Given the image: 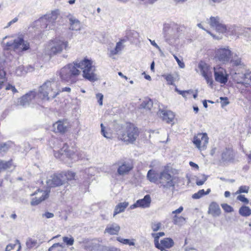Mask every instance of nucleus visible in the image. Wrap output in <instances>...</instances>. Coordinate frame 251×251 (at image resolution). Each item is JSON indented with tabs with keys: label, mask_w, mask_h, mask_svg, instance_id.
<instances>
[{
	"label": "nucleus",
	"mask_w": 251,
	"mask_h": 251,
	"mask_svg": "<svg viewBox=\"0 0 251 251\" xmlns=\"http://www.w3.org/2000/svg\"><path fill=\"white\" fill-rule=\"evenodd\" d=\"M96 71V67L93 65V61L85 58L83 60H75L60 69L58 74L62 81L73 83L82 72L84 78L93 82L98 80Z\"/></svg>",
	"instance_id": "nucleus-1"
},
{
	"label": "nucleus",
	"mask_w": 251,
	"mask_h": 251,
	"mask_svg": "<svg viewBox=\"0 0 251 251\" xmlns=\"http://www.w3.org/2000/svg\"><path fill=\"white\" fill-rule=\"evenodd\" d=\"M209 24L211 27L215 28L217 32L222 33H226L227 35H235L239 36L243 34L246 37L249 36V34L251 32V29L250 28L242 29L239 27H227L222 23V21L218 16L211 17Z\"/></svg>",
	"instance_id": "nucleus-2"
},
{
	"label": "nucleus",
	"mask_w": 251,
	"mask_h": 251,
	"mask_svg": "<svg viewBox=\"0 0 251 251\" xmlns=\"http://www.w3.org/2000/svg\"><path fill=\"white\" fill-rule=\"evenodd\" d=\"M58 83L53 79L46 81L38 89L37 93L40 100L50 101L59 95Z\"/></svg>",
	"instance_id": "nucleus-3"
},
{
	"label": "nucleus",
	"mask_w": 251,
	"mask_h": 251,
	"mask_svg": "<svg viewBox=\"0 0 251 251\" xmlns=\"http://www.w3.org/2000/svg\"><path fill=\"white\" fill-rule=\"evenodd\" d=\"M7 38L5 36L3 38L2 44L5 50H13L16 52L20 53L29 49V43L25 40L22 37L11 38L9 41L5 42Z\"/></svg>",
	"instance_id": "nucleus-4"
},
{
	"label": "nucleus",
	"mask_w": 251,
	"mask_h": 251,
	"mask_svg": "<svg viewBox=\"0 0 251 251\" xmlns=\"http://www.w3.org/2000/svg\"><path fill=\"white\" fill-rule=\"evenodd\" d=\"M69 49L68 42L64 40L55 38L51 40L45 48L46 54L50 57L54 55L61 53L63 50H67Z\"/></svg>",
	"instance_id": "nucleus-5"
},
{
	"label": "nucleus",
	"mask_w": 251,
	"mask_h": 251,
	"mask_svg": "<svg viewBox=\"0 0 251 251\" xmlns=\"http://www.w3.org/2000/svg\"><path fill=\"white\" fill-rule=\"evenodd\" d=\"M163 35L165 41L169 45H173L179 36L177 26L174 24H165L163 25Z\"/></svg>",
	"instance_id": "nucleus-6"
},
{
	"label": "nucleus",
	"mask_w": 251,
	"mask_h": 251,
	"mask_svg": "<svg viewBox=\"0 0 251 251\" xmlns=\"http://www.w3.org/2000/svg\"><path fill=\"white\" fill-rule=\"evenodd\" d=\"M59 14V12L58 10L53 11L50 13L47 14L43 17L40 18L36 22L37 25H38V24H40L41 28L44 29H53L55 21Z\"/></svg>",
	"instance_id": "nucleus-7"
},
{
	"label": "nucleus",
	"mask_w": 251,
	"mask_h": 251,
	"mask_svg": "<svg viewBox=\"0 0 251 251\" xmlns=\"http://www.w3.org/2000/svg\"><path fill=\"white\" fill-rule=\"evenodd\" d=\"M119 137L123 141L133 143L138 136V129L131 124H127L123 131L118 133Z\"/></svg>",
	"instance_id": "nucleus-8"
},
{
	"label": "nucleus",
	"mask_w": 251,
	"mask_h": 251,
	"mask_svg": "<svg viewBox=\"0 0 251 251\" xmlns=\"http://www.w3.org/2000/svg\"><path fill=\"white\" fill-rule=\"evenodd\" d=\"M175 178V176H172L168 171L164 170L159 174L157 183L160 185V188L164 191H166L171 188L174 189Z\"/></svg>",
	"instance_id": "nucleus-9"
},
{
	"label": "nucleus",
	"mask_w": 251,
	"mask_h": 251,
	"mask_svg": "<svg viewBox=\"0 0 251 251\" xmlns=\"http://www.w3.org/2000/svg\"><path fill=\"white\" fill-rule=\"evenodd\" d=\"M232 56V52L228 46L221 47L215 50L214 58L224 64L229 62Z\"/></svg>",
	"instance_id": "nucleus-10"
},
{
	"label": "nucleus",
	"mask_w": 251,
	"mask_h": 251,
	"mask_svg": "<svg viewBox=\"0 0 251 251\" xmlns=\"http://www.w3.org/2000/svg\"><path fill=\"white\" fill-rule=\"evenodd\" d=\"M68 146L67 144H64L63 148L59 152H55L54 156L56 158L62 159L64 156L71 159L72 160L76 161L80 159L81 156H79L76 149L72 150H68Z\"/></svg>",
	"instance_id": "nucleus-11"
},
{
	"label": "nucleus",
	"mask_w": 251,
	"mask_h": 251,
	"mask_svg": "<svg viewBox=\"0 0 251 251\" xmlns=\"http://www.w3.org/2000/svg\"><path fill=\"white\" fill-rule=\"evenodd\" d=\"M39 100H40L37 92L35 90L30 91L19 99L18 104L22 106H26L30 103L37 102Z\"/></svg>",
	"instance_id": "nucleus-12"
},
{
	"label": "nucleus",
	"mask_w": 251,
	"mask_h": 251,
	"mask_svg": "<svg viewBox=\"0 0 251 251\" xmlns=\"http://www.w3.org/2000/svg\"><path fill=\"white\" fill-rule=\"evenodd\" d=\"M209 138L206 133H199L195 135L193 139V143L200 151L205 150L207 146Z\"/></svg>",
	"instance_id": "nucleus-13"
},
{
	"label": "nucleus",
	"mask_w": 251,
	"mask_h": 251,
	"mask_svg": "<svg viewBox=\"0 0 251 251\" xmlns=\"http://www.w3.org/2000/svg\"><path fill=\"white\" fill-rule=\"evenodd\" d=\"M214 78L216 81L225 84L228 81V75L226 70L218 65L213 68Z\"/></svg>",
	"instance_id": "nucleus-14"
},
{
	"label": "nucleus",
	"mask_w": 251,
	"mask_h": 251,
	"mask_svg": "<svg viewBox=\"0 0 251 251\" xmlns=\"http://www.w3.org/2000/svg\"><path fill=\"white\" fill-rule=\"evenodd\" d=\"M198 67L200 70L201 74L203 76L209 85L212 87L213 79L212 77V73L210 72V66L204 62L201 61L198 65Z\"/></svg>",
	"instance_id": "nucleus-15"
},
{
	"label": "nucleus",
	"mask_w": 251,
	"mask_h": 251,
	"mask_svg": "<svg viewBox=\"0 0 251 251\" xmlns=\"http://www.w3.org/2000/svg\"><path fill=\"white\" fill-rule=\"evenodd\" d=\"M17 61H14L12 62L8 68L9 73L13 75L17 76H21L25 75L26 72H32L34 69L33 68L29 66L27 68V71L25 70L24 67L22 65L16 67Z\"/></svg>",
	"instance_id": "nucleus-16"
},
{
	"label": "nucleus",
	"mask_w": 251,
	"mask_h": 251,
	"mask_svg": "<svg viewBox=\"0 0 251 251\" xmlns=\"http://www.w3.org/2000/svg\"><path fill=\"white\" fill-rule=\"evenodd\" d=\"M65 182L63 178V174H54L50 176L47 179L46 183L49 187H55L61 186Z\"/></svg>",
	"instance_id": "nucleus-17"
},
{
	"label": "nucleus",
	"mask_w": 251,
	"mask_h": 251,
	"mask_svg": "<svg viewBox=\"0 0 251 251\" xmlns=\"http://www.w3.org/2000/svg\"><path fill=\"white\" fill-rule=\"evenodd\" d=\"M50 191H43L38 189L31 196H35V198H33L31 200L30 203L32 206L37 205L42 201L45 200L49 197Z\"/></svg>",
	"instance_id": "nucleus-18"
},
{
	"label": "nucleus",
	"mask_w": 251,
	"mask_h": 251,
	"mask_svg": "<svg viewBox=\"0 0 251 251\" xmlns=\"http://www.w3.org/2000/svg\"><path fill=\"white\" fill-rule=\"evenodd\" d=\"M234 78L237 83L241 84L246 87L251 85V72L246 74L236 73Z\"/></svg>",
	"instance_id": "nucleus-19"
},
{
	"label": "nucleus",
	"mask_w": 251,
	"mask_h": 251,
	"mask_svg": "<svg viewBox=\"0 0 251 251\" xmlns=\"http://www.w3.org/2000/svg\"><path fill=\"white\" fill-rule=\"evenodd\" d=\"M126 42L125 39H120L117 43L115 47L110 46L108 48V56L114 58V56L121 52L125 47L124 43Z\"/></svg>",
	"instance_id": "nucleus-20"
},
{
	"label": "nucleus",
	"mask_w": 251,
	"mask_h": 251,
	"mask_svg": "<svg viewBox=\"0 0 251 251\" xmlns=\"http://www.w3.org/2000/svg\"><path fill=\"white\" fill-rule=\"evenodd\" d=\"M235 153L230 148L224 149L221 153V160L224 162L233 163L235 161Z\"/></svg>",
	"instance_id": "nucleus-21"
},
{
	"label": "nucleus",
	"mask_w": 251,
	"mask_h": 251,
	"mask_svg": "<svg viewBox=\"0 0 251 251\" xmlns=\"http://www.w3.org/2000/svg\"><path fill=\"white\" fill-rule=\"evenodd\" d=\"M133 165L128 161H123L119 164L117 173L119 176H124L128 174L132 169Z\"/></svg>",
	"instance_id": "nucleus-22"
},
{
	"label": "nucleus",
	"mask_w": 251,
	"mask_h": 251,
	"mask_svg": "<svg viewBox=\"0 0 251 251\" xmlns=\"http://www.w3.org/2000/svg\"><path fill=\"white\" fill-rule=\"evenodd\" d=\"M121 227L119 224L116 223H111L106 226L104 233L110 235H117Z\"/></svg>",
	"instance_id": "nucleus-23"
},
{
	"label": "nucleus",
	"mask_w": 251,
	"mask_h": 251,
	"mask_svg": "<svg viewBox=\"0 0 251 251\" xmlns=\"http://www.w3.org/2000/svg\"><path fill=\"white\" fill-rule=\"evenodd\" d=\"M55 132L64 133L67 131L69 125L67 120L58 121L53 125Z\"/></svg>",
	"instance_id": "nucleus-24"
},
{
	"label": "nucleus",
	"mask_w": 251,
	"mask_h": 251,
	"mask_svg": "<svg viewBox=\"0 0 251 251\" xmlns=\"http://www.w3.org/2000/svg\"><path fill=\"white\" fill-rule=\"evenodd\" d=\"M101 241L99 239H93L88 240L84 242V248L86 250L92 251L93 250L99 249L100 243Z\"/></svg>",
	"instance_id": "nucleus-25"
},
{
	"label": "nucleus",
	"mask_w": 251,
	"mask_h": 251,
	"mask_svg": "<svg viewBox=\"0 0 251 251\" xmlns=\"http://www.w3.org/2000/svg\"><path fill=\"white\" fill-rule=\"evenodd\" d=\"M157 114L161 117L163 121L167 123L172 122L175 118L174 113L171 111L159 109Z\"/></svg>",
	"instance_id": "nucleus-26"
},
{
	"label": "nucleus",
	"mask_w": 251,
	"mask_h": 251,
	"mask_svg": "<svg viewBox=\"0 0 251 251\" xmlns=\"http://www.w3.org/2000/svg\"><path fill=\"white\" fill-rule=\"evenodd\" d=\"M208 213L213 217H218L221 215V210L219 204L216 202H212L208 208Z\"/></svg>",
	"instance_id": "nucleus-27"
},
{
	"label": "nucleus",
	"mask_w": 251,
	"mask_h": 251,
	"mask_svg": "<svg viewBox=\"0 0 251 251\" xmlns=\"http://www.w3.org/2000/svg\"><path fill=\"white\" fill-rule=\"evenodd\" d=\"M68 18L69 20L71 30L78 31L81 29V25L78 20L71 15H68Z\"/></svg>",
	"instance_id": "nucleus-28"
},
{
	"label": "nucleus",
	"mask_w": 251,
	"mask_h": 251,
	"mask_svg": "<svg viewBox=\"0 0 251 251\" xmlns=\"http://www.w3.org/2000/svg\"><path fill=\"white\" fill-rule=\"evenodd\" d=\"M174 245V241L170 238H166L161 240L159 243L160 248H157L161 251L165 250V249H170Z\"/></svg>",
	"instance_id": "nucleus-29"
},
{
	"label": "nucleus",
	"mask_w": 251,
	"mask_h": 251,
	"mask_svg": "<svg viewBox=\"0 0 251 251\" xmlns=\"http://www.w3.org/2000/svg\"><path fill=\"white\" fill-rule=\"evenodd\" d=\"M151 201L150 195H147L143 199L137 200L136 201V204L139 207L146 208L149 206Z\"/></svg>",
	"instance_id": "nucleus-30"
},
{
	"label": "nucleus",
	"mask_w": 251,
	"mask_h": 251,
	"mask_svg": "<svg viewBox=\"0 0 251 251\" xmlns=\"http://www.w3.org/2000/svg\"><path fill=\"white\" fill-rule=\"evenodd\" d=\"M4 63L5 62H0V89L2 88L4 83L6 81V72L4 67Z\"/></svg>",
	"instance_id": "nucleus-31"
},
{
	"label": "nucleus",
	"mask_w": 251,
	"mask_h": 251,
	"mask_svg": "<svg viewBox=\"0 0 251 251\" xmlns=\"http://www.w3.org/2000/svg\"><path fill=\"white\" fill-rule=\"evenodd\" d=\"M128 205V202L126 201L118 204L115 208L113 216L115 217L117 214L124 212Z\"/></svg>",
	"instance_id": "nucleus-32"
},
{
	"label": "nucleus",
	"mask_w": 251,
	"mask_h": 251,
	"mask_svg": "<svg viewBox=\"0 0 251 251\" xmlns=\"http://www.w3.org/2000/svg\"><path fill=\"white\" fill-rule=\"evenodd\" d=\"M153 103L151 100L149 99H145L140 105L139 109L141 110H145L150 111L152 107Z\"/></svg>",
	"instance_id": "nucleus-33"
},
{
	"label": "nucleus",
	"mask_w": 251,
	"mask_h": 251,
	"mask_svg": "<svg viewBox=\"0 0 251 251\" xmlns=\"http://www.w3.org/2000/svg\"><path fill=\"white\" fill-rule=\"evenodd\" d=\"M116 240L123 245H127L129 246H134L135 245V239H125L121 236L116 237Z\"/></svg>",
	"instance_id": "nucleus-34"
},
{
	"label": "nucleus",
	"mask_w": 251,
	"mask_h": 251,
	"mask_svg": "<svg viewBox=\"0 0 251 251\" xmlns=\"http://www.w3.org/2000/svg\"><path fill=\"white\" fill-rule=\"evenodd\" d=\"M159 175H157L155 172L152 170H150L147 174V177L148 179L152 182H158Z\"/></svg>",
	"instance_id": "nucleus-35"
},
{
	"label": "nucleus",
	"mask_w": 251,
	"mask_h": 251,
	"mask_svg": "<svg viewBox=\"0 0 251 251\" xmlns=\"http://www.w3.org/2000/svg\"><path fill=\"white\" fill-rule=\"evenodd\" d=\"M211 190L209 188L207 189L206 191H205L203 189H201L198 192L193 194L192 198L195 200L199 199L202 197L203 196L209 194Z\"/></svg>",
	"instance_id": "nucleus-36"
},
{
	"label": "nucleus",
	"mask_w": 251,
	"mask_h": 251,
	"mask_svg": "<svg viewBox=\"0 0 251 251\" xmlns=\"http://www.w3.org/2000/svg\"><path fill=\"white\" fill-rule=\"evenodd\" d=\"M239 213L243 217H249L251 215V209L248 206L243 205L239 208Z\"/></svg>",
	"instance_id": "nucleus-37"
},
{
	"label": "nucleus",
	"mask_w": 251,
	"mask_h": 251,
	"mask_svg": "<svg viewBox=\"0 0 251 251\" xmlns=\"http://www.w3.org/2000/svg\"><path fill=\"white\" fill-rule=\"evenodd\" d=\"M165 235V233L163 232H160L157 233H151V236L154 238V246L156 248H160L159 239L160 237Z\"/></svg>",
	"instance_id": "nucleus-38"
},
{
	"label": "nucleus",
	"mask_w": 251,
	"mask_h": 251,
	"mask_svg": "<svg viewBox=\"0 0 251 251\" xmlns=\"http://www.w3.org/2000/svg\"><path fill=\"white\" fill-rule=\"evenodd\" d=\"M25 244L28 249H32L38 246L37 240L32 238H28L26 241Z\"/></svg>",
	"instance_id": "nucleus-39"
},
{
	"label": "nucleus",
	"mask_w": 251,
	"mask_h": 251,
	"mask_svg": "<svg viewBox=\"0 0 251 251\" xmlns=\"http://www.w3.org/2000/svg\"><path fill=\"white\" fill-rule=\"evenodd\" d=\"M229 62L233 66H238L242 65L241 59L237 56H232Z\"/></svg>",
	"instance_id": "nucleus-40"
},
{
	"label": "nucleus",
	"mask_w": 251,
	"mask_h": 251,
	"mask_svg": "<svg viewBox=\"0 0 251 251\" xmlns=\"http://www.w3.org/2000/svg\"><path fill=\"white\" fill-rule=\"evenodd\" d=\"M61 174H63V178L66 180H71L75 179V174L72 171H68L67 172H62Z\"/></svg>",
	"instance_id": "nucleus-41"
},
{
	"label": "nucleus",
	"mask_w": 251,
	"mask_h": 251,
	"mask_svg": "<svg viewBox=\"0 0 251 251\" xmlns=\"http://www.w3.org/2000/svg\"><path fill=\"white\" fill-rule=\"evenodd\" d=\"M11 166V161H4L0 160V172L3 170L10 168Z\"/></svg>",
	"instance_id": "nucleus-42"
},
{
	"label": "nucleus",
	"mask_w": 251,
	"mask_h": 251,
	"mask_svg": "<svg viewBox=\"0 0 251 251\" xmlns=\"http://www.w3.org/2000/svg\"><path fill=\"white\" fill-rule=\"evenodd\" d=\"M64 246L59 243H55L50 247L48 251H63Z\"/></svg>",
	"instance_id": "nucleus-43"
},
{
	"label": "nucleus",
	"mask_w": 251,
	"mask_h": 251,
	"mask_svg": "<svg viewBox=\"0 0 251 251\" xmlns=\"http://www.w3.org/2000/svg\"><path fill=\"white\" fill-rule=\"evenodd\" d=\"M207 179V176L204 175H201L197 177L196 179V184L198 186L202 185Z\"/></svg>",
	"instance_id": "nucleus-44"
},
{
	"label": "nucleus",
	"mask_w": 251,
	"mask_h": 251,
	"mask_svg": "<svg viewBox=\"0 0 251 251\" xmlns=\"http://www.w3.org/2000/svg\"><path fill=\"white\" fill-rule=\"evenodd\" d=\"M63 242L68 246H72L74 243V239L73 237L65 236L63 237Z\"/></svg>",
	"instance_id": "nucleus-45"
},
{
	"label": "nucleus",
	"mask_w": 251,
	"mask_h": 251,
	"mask_svg": "<svg viewBox=\"0 0 251 251\" xmlns=\"http://www.w3.org/2000/svg\"><path fill=\"white\" fill-rule=\"evenodd\" d=\"M12 144L11 142L1 144H0V150L2 151H6L11 146Z\"/></svg>",
	"instance_id": "nucleus-46"
},
{
	"label": "nucleus",
	"mask_w": 251,
	"mask_h": 251,
	"mask_svg": "<svg viewBox=\"0 0 251 251\" xmlns=\"http://www.w3.org/2000/svg\"><path fill=\"white\" fill-rule=\"evenodd\" d=\"M176 91L180 95H182L184 98H186L188 95H190L193 93V90H189L187 91H180L177 88H176Z\"/></svg>",
	"instance_id": "nucleus-47"
},
{
	"label": "nucleus",
	"mask_w": 251,
	"mask_h": 251,
	"mask_svg": "<svg viewBox=\"0 0 251 251\" xmlns=\"http://www.w3.org/2000/svg\"><path fill=\"white\" fill-rule=\"evenodd\" d=\"M221 206L226 212L229 213L233 211V208L231 206L226 203L222 204Z\"/></svg>",
	"instance_id": "nucleus-48"
},
{
	"label": "nucleus",
	"mask_w": 251,
	"mask_h": 251,
	"mask_svg": "<svg viewBox=\"0 0 251 251\" xmlns=\"http://www.w3.org/2000/svg\"><path fill=\"white\" fill-rule=\"evenodd\" d=\"M169 85H174V78L172 75L169 74L164 76Z\"/></svg>",
	"instance_id": "nucleus-49"
},
{
	"label": "nucleus",
	"mask_w": 251,
	"mask_h": 251,
	"mask_svg": "<svg viewBox=\"0 0 251 251\" xmlns=\"http://www.w3.org/2000/svg\"><path fill=\"white\" fill-rule=\"evenodd\" d=\"M249 187L247 186H241L239 187L238 190L236 192V194H241L242 193H248Z\"/></svg>",
	"instance_id": "nucleus-50"
},
{
	"label": "nucleus",
	"mask_w": 251,
	"mask_h": 251,
	"mask_svg": "<svg viewBox=\"0 0 251 251\" xmlns=\"http://www.w3.org/2000/svg\"><path fill=\"white\" fill-rule=\"evenodd\" d=\"M185 220V219L181 217H178L176 215L173 217V221L175 224H178L180 222H182Z\"/></svg>",
	"instance_id": "nucleus-51"
},
{
	"label": "nucleus",
	"mask_w": 251,
	"mask_h": 251,
	"mask_svg": "<svg viewBox=\"0 0 251 251\" xmlns=\"http://www.w3.org/2000/svg\"><path fill=\"white\" fill-rule=\"evenodd\" d=\"M100 126H101V132L102 134L103 135V136L106 138H110V134L109 133H108L107 132H105V131L104 130V126L102 124H101Z\"/></svg>",
	"instance_id": "nucleus-52"
},
{
	"label": "nucleus",
	"mask_w": 251,
	"mask_h": 251,
	"mask_svg": "<svg viewBox=\"0 0 251 251\" xmlns=\"http://www.w3.org/2000/svg\"><path fill=\"white\" fill-rule=\"evenodd\" d=\"M96 98L98 99L99 104L101 106L102 105L103 95L101 93H98L96 94Z\"/></svg>",
	"instance_id": "nucleus-53"
},
{
	"label": "nucleus",
	"mask_w": 251,
	"mask_h": 251,
	"mask_svg": "<svg viewBox=\"0 0 251 251\" xmlns=\"http://www.w3.org/2000/svg\"><path fill=\"white\" fill-rule=\"evenodd\" d=\"M220 100L222 107L226 106L229 103L228 99L226 97H221Z\"/></svg>",
	"instance_id": "nucleus-54"
},
{
	"label": "nucleus",
	"mask_w": 251,
	"mask_h": 251,
	"mask_svg": "<svg viewBox=\"0 0 251 251\" xmlns=\"http://www.w3.org/2000/svg\"><path fill=\"white\" fill-rule=\"evenodd\" d=\"M237 199L242 202H243L246 203H249V200L247 198H246L244 195H239L237 197Z\"/></svg>",
	"instance_id": "nucleus-55"
},
{
	"label": "nucleus",
	"mask_w": 251,
	"mask_h": 251,
	"mask_svg": "<svg viewBox=\"0 0 251 251\" xmlns=\"http://www.w3.org/2000/svg\"><path fill=\"white\" fill-rule=\"evenodd\" d=\"M161 227V224L160 223H156L152 224L151 225V228L154 231L158 230Z\"/></svg>",
	"instance_id": "nucleus-56"
},
{
	"label": "nucleus",
	"mask_w": 251,
	"mask_h": 251,
	"mask_svg": "<svg viewBox=\"0 0 251 251\" xmlns=\"http://www.w3.org/2000/svg\"><path fill=\"white\" fill-rule=\"evenodd\" d=\"M174 57L177 62L179 67L180 68H184L185 67V64L183 62L179 60V59L175 55H174Z\"/></svg>",
	"instance_id": "nucleus-57"
},
{
	"label": "nucleus",
	"mask_w": 251,
	"mask_h": 251,
	"mask_svg": "<svg viewBox=\"0 0 251 251\" xmlns=\"http://www.w3.org/2000/svg\"><path fill=\"white\" fill-rule=\"evenodd\" d=\"M5 89L7 90H11L13 93H16L17 92V90L15 88V86L10 84H8L6 86Z\"/></svg>",
	"instance_id": "nucleus-58"
},
{
	"label": "nucleus",
	"mask_w": 251,
	"mask_h": 251,
	"mask_svg": "<svg viewBox=\"0 0 251 251\" xmlns=\"http://www.w3.org/2000/svg\"><path fill=\"white\" fill-rule=\"evenodd\" d=\"M58 90L59 92V94L61 92H70L71 91V89L69 87H65L62 88H59V86L58 85Z\"/></svg>",
	"instance_id": "nucleus-59"
},
{
	"label": "nucleus",
	"mask_w": 251,
	"mask_h": 251,
	"mask_svg": "<svg viewBox=\"0 0 251 251\" xmlns=\"http://www.w3.org/2000/svg\"><path fill=\"white\" fill-rule=\"evenodd\" d=\"M16 243L15 244H10L9 245H8L6 248H5V251H10L11 250H12V249H13L15 246L16 245Z\"/></svg>",
	"instance_id": "nucleus-60"
},
{
	"label": "nucleus",
	"mask_w": 251,
	"mask_h": 251,
	"mask_svg": "<svg viewBox=\"0 0 251 251\" xmlns=\"http://www.w3.org/2000/svg\"><path fill=\"white\" fill-rule=\"evenodd\" d=\"M183 210V208L182 206H180L178 209L173 211L172 212V213L173 214H179Z\"/></svg>",
	"instance_id": "nucleus-61"
},
{
	"label": "nucleus",
	"mask_w": 251,
	"mask_h": 251,
	"mask_svg": "<svg viewBox=\"0 0 251 251\" xmlns=\"http://www.w3.org/2000/svg\"><path fill=\"white\" fill-rule=\"evenodd\" d=\"M149 41L150 42L151 45L154 47L156 49L160 50V47L157 45V44L155 43V41L151 40L149 39Z\"/></svg>",
	"instance_id": "nucleus-62"
},
{
	"label": "nucleus",
	"mask_w": 251,
	"mask_h": 251,
	"mask_svg": "<svg viewBox=\"0 0 251 251\" xmlns=\"http://www.w3.org/2000/svg\"><path fill=\"white\" fill-rule=\"evenodd\" d=\"M43 216L46 217L47 218H51L54 216V215L52 213L47 212L43 214Z\"/></svg>",
	"instance_id": "nucleus-63"
},
{
	"label": "nucleus",
	"mask_w": 251,
	"mask_h": 251,
	"mask_svg": "<svg viewBox=\"0 0 251 251\" xmlns=\"http://www.w3.org/2000/svg\"><path fill=\"white\" fill-rule=\"evenodd\" d=\"M106 250H109V251H121L119 249L114 247H109V248H105Z\"/></svg>",
	"instance_id": "nucleus-64"
}]
</instances>
